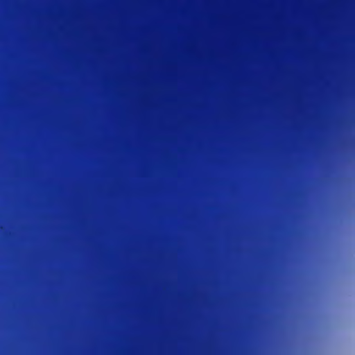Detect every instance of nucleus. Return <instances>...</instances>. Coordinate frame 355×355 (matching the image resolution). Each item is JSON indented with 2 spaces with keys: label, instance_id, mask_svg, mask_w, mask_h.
Here are the masks:
<instances>
[{
  "label": "nucleus",
  "instance_id": "f257e3e1",
  "mask_svg": "<svg viewBox=\"0 0 355 355\" xmlns=\"http://www.w3.org/2000/svg\"><path fill=\"white\" fill-rule=\"evenodd\" d=\"M123 138L149 141V275H155V135H15V139Z\"/></svg>",
  "mask_w": 355,
  "mask_h": 355
},
{
  "label": "nucleus",
  "instance_id": "f03ea898",
  "mask_svg": "<svg viewBox=\"0 0 355 355\" xmlns=\"http://www.w3.org/2000/svg\"><path fill=\"white\" fill-rule=\"evenodd\" d=\"M297 139V135H157V275H158V143L163 139Z\"/></svg>",
  "mask_w": 355,
  "mask_h": 355
}]
</instances>
